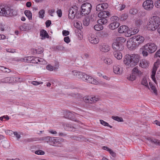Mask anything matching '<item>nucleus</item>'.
I'll list each match as a JSON object with an SVG mask.
<instances>
[{"label": "nucleus", "instance_id": "1", "mask_svg": "<svg viewBox=\"0 0 160 160\" xmlns=\"http://www.w3.org/2000/svg\"><path fill=\"white\" fill-rule=\"evenodd\" d=\"M139 61V57L137 54H127L125 56L124 63L129 67H133L136 65Z\"/></svg>", "mask_w": 160, "mask_h": 160}, {"label": "nucleus", "instance_id": "2", "mask_svg": "<svg viewBox=\"0 0 160 160\" xmlns=\"http://www.w3.org/2000/svg\"><path fill=\"white\" fill-rule=\"evenodd\" d=\"M144 38L140 36H134L132 37V40L127 42V47L130 49H134L136 47L142 43L144 41Z\"/></svg>", "mask_w": 160, "mask_h": 160}, {"label": "nucleus", "instance_id": "3", "mask_svg": "<svg viewBox=\"0 0 160 160\" xmlns=\"http://www.w3.org/2000/svg\"><path fill=\"white\" fill-rule=\"evenodd\" d=\"M160 24V18L157 16H153L149 20L147 24V28L148 30L154 31Z\"/></svg>", "mask_w": 160, "mask_h": 160}, {"label": "nucleus", "instance_id": "4", "mask_svg": "<svg viewBox=\"0 0 160 160\" xmlns=\"http://www.w3.org/2000/svg\"><path fill=\"white\" fill-rule=\"evenodd\" d=\"M17 14L16 12L11 9L7 6H0V15L9 17L15 16Z\"/></svg>", "mask_w": 160, "mask_h": 160}, {"label": "nucleus", "instance_id": "5", "mask_svg": "<svg viewBox=\"0 0 160 160\" xmlns=\"http://www.w3.org/2000/svg\"><path fill=\"white\" fill-rule=\"evenodd\" d=\"M125 39L122 37H118L112 44L113 51H122L124 49L122 43L125 41Z\"/></svg>", "mask_w": 160, "mask_h": 160}, {"label": "nucleus", "instance_id": "6", "mask_svg": "<svg viewBox=\"0 0 160 160\" xmlns=\"http://www.w3.org/2000/svg\"><path fill=\"white\" fill-rule=\"evenodd\" d=\"M82 9V13L84 15L88 14L91 12L92 9V5L89 3L83 4L81 7Z\"/></svg>", "mask_w": 160, "mask_h": 160}, {"label": "nucleus", "instance_id": "7", "mask_svg": "<svg viewBox=\"0 0 160 160\" xmlns=\"http://www.w3.org/2000/svg\"><path fill=\"white\" fill-rule=\"evenodd\" d=\"M143 48L147 50L149 53H152L156 50L157 47L154 43H149L143 46Z\"/></svg>", "mask_w": 160, "mask_h": 160}, {"label": "nucleus", "instance_id": "8", "mask_svg": "<svg viewBox=\"0 0 160 160\" xmlns=\"http://www.w3.org/2000/svg\"><path fill=\"white\" fill-rule=\"evenodd\" d=\"M59 139H60L55 138L53 137L47 136L42 138L40 140H44L48 143H49L50 145L54 146V145L57 144Z\"/></svg>", "mask_w": 160, "mask_h": 160}, {"label": "nucleus", "instance_id": "9", "mask_svg": "<svg viewBox=\"0 0 160 160\" xmlns=\"http://www.w3.org/2000/svg\"><path fill=\"white\" fill-rule=\"evenodd\" d=\"M78 9V7L76 6L70 8L68 11V18L71 19H74L76 14L77 13Z\"/></svg>", "mask_w": 160, "mask_h": 160}, {"label": "nucleus", "instance_id": "10", "mask_svg": "<svg viewBox=\"0 0 160 160\" xmlns=\"http://www.w3.org/2000/svg\"><path fill=\"white\" fill-rule=\"evenodd\" d=\"M144 8L150 10L153 7V2L151 0H147L144 2L142 5Z\"/></svg>", "mask_w": 160, "mask_h": 160}, {"label": "nucleus", "instance_id": "11", "mask_svg": "<svg viewBox=\"0 0 160 160\" xmlns=\"http://www.w3.org/2000/svg\"><path fill=\"white\" fill-rule=\"evenodd\" d=\"M99 50L102 52H108L110 49V47L106 44H102L100 45L99 47Z\"/></svg>", "mask_w": 160, "mask_h": 160}, {"label": "nucleus", "instance_id": "12", "mask_svg": "<svg viewBox=\"0 0 160 160\" xmlns=\"http://www.w3.org/2000/svg\"><path fill=\"white\" fill-rule=\"evenodd\" d=\"M108 5L107 3H102L97 5L96 7V10L98 12L101 11L104 9L107 8Z\"/></svg>", "mask_w": 160, "mask_h": 160}, {"label": "nucleus", "instance_id": "13", "mask_svg": "<svg viewBox=\"0 0 160 160\" xmlns=\"http://www.w3.org/2000/svg\"><path fill=\"white\" fill-rule=\"evenodd\" d=\"M149 62L146 59H143L140 61L139 66L142 68H147L149 67Z\"/></svg>", "mask_w": 160, "mask_h": 160}, {"label": "nucleus", "instance_id": "14", "mask_svg": "<svg viewBox=\"0 0 160 160\" xmlns=\"http://www.w3.org/2000/svg\"><path fill=\"white\" fill-rule=\"evenodd\" d=\"M83 99L86 103H92L97 101L98 99L96 98L95 97H92L84 98Z\"/></svg>", "mask_w": 160, "mask_h": 160}, {"label": "nucleus", "instance_id": "15", "mask_svg": "<svg viewBox=\"0 0 160 160\" xmlns=\"http://www.w3.org/2000/svg\"><path fill=\"white\" fill-rule=\"evenodd\" d=\"M111 16L110 12L108 11H103L100 12L98 14V16L100 18H106Z\"/></svg>", "mask_w": 160, "mask_h": 160}, {"label": "nucleus", "instance_id": "16", "mask_svg": "<svg viewBox=\"0 0 160 160\" xmlns=\"http://www.w3.org/2000/svg\"><path fill=\"white\" fill-rule=\"evenodd\" d=\"M89 40L90 42L93 44H97L99 42L98 37L94 35H91Z\"/></svg>", "mask_w": 160, "mask_h": 160}, {"label": "nucleus", "instance_id": "17", "mask_svg": "<svg viewBox=\"0 0 160 160\" xmlns=\"http://www.w3.org/2000/svg\"><path fill=\"white\" fill-rule=\"evenodd\" d=\"M122 69L119 65H115L113 66V72L116 74H121L122 73Z\"/></svg>", "mask_w": 160, "mask_h": 160}, {"label": "nucleus", "instance_id": "18", "mask_svg": "<svg viewBox=\"0 0 160 160\" xmlns=\"http://www.w3.org/2000/svg\"><path fill=\"white\" fill-rule=\"evenodd\" d=\"M40 36L42 39H44L46 38H48L49 35L47 31L44 29L41 30L40 32Z\"/></svg>", "mask_w": 160, "mask_h": 160}, {"label": "nucleus", "instance_id": "19", "mask_svg": "<svg viewBox=\"0 0 160 160\" xmlns=\"http://www.w3.org/2000/svg\"><path fill=\"white\" fill-rule=\"evenodd\" d=\"M119 25V23L117 21H113L109 24V27L111 29L113 30L118 28Z\"/></svg>", "mask_w": 160, "mask_h": 160}, {"label": "nucleus", "instance_id": "20", "mask_svg": "<svg viewBox=\"0 0 160 160\" xmlns=\"http://www.w3.org/2000/svg\"><path fill=\"white\" fill-rule=\"evenodd\" d=\"M120 51H113V55L115 58L118 60H120L122 58V54L120 52Z\"/></svg>", "mask_w": 160, "mask_h": 160}, {"label": "nucleus", "instance_id": "21", "mask_svg": "<svg viewBox=\"0 0 160 160\" xmlns=\"http://www.w3.org/2000/svg\"><path fill=\"white\" fill-rule=\"evenodd\" d=\"M128 27L125 25L120 26L118 29V31L120 33H123L126 32L128 30Z\"/></svg>", "mask_w": 160, "mask_h": 160}, {"label": "nucleus", "instance_id": "22", "mask_svg": "<svg viewBox=\"0 0 160 160\" xmlns=\"http://www.w3.org/2000/svg\"><path fill=\"white\" fill-rule=\"evenodd\" d=\"M74 114L73 113L70 112H66V115L65 116V117L66 118H68L69 119L72 120L73 121H76V120L73 118Z\"/></svg>", "mask_w": 160, "mask_h": 160}, {"label": "nucleus", "instance_id": "23", "mask_svg": "<svg viewBox=\"0 0 160 160\" xmlns=\"http://www.w3.org/2000/svg\"><path fill=\"white\" fill-rule=\"evenodd\" d=\"M157 70V67L154 65L152 69L151 78L155 83H156V80L155 78V75Z\"/></svg>", "mask_w": 160, "mask_h": 160}, {"label": "nucleus", "instance_id": "24", "mask_svg": "<svg viewBox=\"0 0 160 160\" xmlns=\"http://www.w3.org/2000/svg\"><path fill=\"white\" fill-rule=\"evenodd\" d=\"M132 72L134 74H137L138 76H141L142 74V72L140 71L138 67H135L132 70Z\"/></svg>", "mask_w": 160, "mask_h": 160}, {"label": "nucleus", "instance_id": "25", "mask_svg": "<svg viewBox=\"0 0 160 160\" xmlns=\"http://www.w3.org/2000/svg\"><path fill=\"white\" fill-rule=\"evenodd\" d=\"M98 23L101 25L105 24L108 22V20L106 18H101L98 19L97 21Z\"/></svg>", "mask_w": 160, "mask_h": 160}, {"label": "nucleus", "instance_id": "26", "mask_svg": "<svg viewBox=\"0 0 160 160\" xmlns=\"http://www.w3.org/2000/svg\"><path fill=\"white\" fill-rule=\"evenodd\" d=\"M72 74L76 76L77 78H81L82 76V72L78 71H73L72 72Z\"/></svg>", "mask_w": 160, "mask_h": 160}, {"label": "nucleus", "instance_id": "27", "mask_svg": "<svg viewBox=\"0 0 160 160\" xmlns=\"http://www.w3.org/2000/svg\"><path fill=\"white\" fill-rule=\"evenodd\" d=\"M149 84L150 86V88H149L150 89H151V90H152V92H153L155 94L157 95V90L155 86L152 83L150 82H149Z\"/></svg>", "mask_w": 160, "mask_h": 160}, {"label": "nucleus", "instance_id": "28", "mask_svg": "<svg viewBox=\"0 0 160 160\" xmlns=\"http://www.w3.org/2000/svg\"><path fill=\"white\" fill-rule=\"evenodd\" d=\"M88 79V82L94 84H96L98 83V81L95 79L92 78V77L90 76Z\"/></svg>", "mask_w": 160, "mask_h": 160}, {"label": "nucleus", "instance_id": "29", "mask_svg": "<svg viewBox=\"0 0 160 160\" xmlns=\"http://www.w3.org/2000/svg\"><path fill=\"white\" fill-rule=\"evenodd\" d=\"M24 14L28 18L29 20L32 19V13L29 10H26L24 12Z\"/></svg>", "mask_w": 160, "mask_h": 160}, {"label": "nucleus", "instance_id": "30", "mask_svg": "<svg viewBox=\"0 0 160 160\" xmlns=\"http://www.w3.org/2000/svg\"><path fill=\"white\" fill-rule=\"evenodd\" d=\"M103 27L102 25L100 24H96L94 27V28L96 30L99 31L103 29Z\"/></svg>", "mask_w": 160, "mask_h": 160}, {"label": "nucleus", "instance_id": "31", "mask_svg": "<svg viewBox=\"0 0 160 160\" xmlns=\"http://www.w3.org/2000/svg\"><path fill=\"white\" fill-rule=\"evenodd\" d=\"M82 75L81 78L83 80L86 81L88 82V78H89L90 76L83 73H82Z\"/></svg>", "mask_w": 160, "mask_h": 160}, {"label": "nucleus", "instance_id": "32", "mask_svg": "<svg viewBox=\"0 0 160 160\" xmlns=\"http://www.w3.org/2000/svg\"><path fill=\"white\" fill-rule=\"evenodd\" d=\"M127 79L129 81H132L136 79V77L134 74L132 73L129 76L127 77Z\"/></svg>", "mask_w": 160, "mask_h": 160}, {"label": "nucleus", "instance_id": "33", "mask_svg": "<svg viewBox=\"0 0 160 160\" xmlns=\"http://www.w3.org/2000/svg\"><path fill=\"white\" fill-rule=\"evenodd\" d=\"M71 95L74 97H77L79 96V94L78 92V91L77 89H72L71 91Z\"/></svg>", "mask_w": 160, "mask_h": 160}, {"label": "nucleus", "instance_id": "34", "mask_svg": "<svg viewBox=\"0 0 160 160\" xmlns=\"http://www.w3.org/2000/svg\"><path fill=\"white\" fill-rule=\"evenodd\" d=\"M104 63L107 64L109 65L112 63V61L110 58H106L104 59L103 60Z\"/></svg>", "mask_w": 160, "mask_h": 160}, {"label": "nucleus", "instance_id": "35", "mask_svg": "<svg viewBox=\"0 0 160 160\" xmlns=\"http://www.w3.org/2000/svg\"><path fill=\"white\" fill-rule=\"evenodd\" d=\"M74 26L75 28L78 29H81L82 28V23L80 22H76L74 23Z\"/></svg>", "mask_w": 160, "mask_h": 160}, {"label": "nucleus", "instance_id": "36", "mask_svg": "<svg viewBox=\"0 0 160 160\" xmlns=\"http://www.w3.org/2000/svg\"><path fill=\"white\" fill-rule=\"evenodd\" d=\"M112 118L113 119L118 122H122L123 121V119L122 118L118 116H112Z\"/></svg>", "mask_w": 160, "mask_h": 160}, {"label": "nucleus", "instance_id": "37", "mask_svg": "<svg viewBox=\"0 0 160 160\" xmlns=\"http://www.w3.org/2000/svg\"><path fill=\"white\" fill-rule=\"evenodd\" d=\"M141 83L142 85H144L146 87L148 88L149 89H150L149 88L147 81L146 78H143L142 81Z\"/></svg>", "mask_w": 160, "mask_h": 160}, {"label": "nucleus", "instance_id": "38", "mask_svg": "<svg viewBox=\"0 0 160 160\" xmlns=\"http://www.w3.org/2000/svg\"><path fill=\"white\" fill-rule=\"evenodd\" d=\"M90 19L86 18L83 20V24L85 26H88L89 23Z\"/></svg>", "mask_w": 160, "mask_h": 160}, {"label": "nucleus", "instance_id": "39", "mask_svg": "<svg viewBox=\"0 0 160 160\" xmlns=\"http://www.w3.org/2000/svg\"><path fill=\"white\" fill-rule=\"evenodd\" d=\"M45 11L43 9H42L40 10L38 13L39 14V17L40 18H43L44 16Z\"/></svg>", "mask_w": 160, "mask_h": 160}, {"label": "nucleus", "instance_id": "40", "mask_svg": "<svg viewBox=\"0 0 160 160\" xmlns=\"http://www.w3.org/2000/svg\"><path fill=\"white\" fill-rule=\"evenodd\" d=\"M33 57L28 56L25 57L23 59L24 61L27 62H30L32 63V61L33 59Z\"/></svg>", "mask_w": 160, "mask_h": 160}, {"label": "nucleus", "instance_id": "41", "mask_svg": "<svg viewBox=\"0 0 160 160\" xmlns=\"http://www.w3.org/2000/svg\"><path fill=\"white\" fill-rule=\"evenodd\" d=\"M100 122L101 124L102 125L106 126H108L109 127H110V128H112V126L109 125V124L107 123V122L104 121L103 120H100Z\"/></svg>", "mask_w": 160, "mask_h": 160}, {"label": "nucleus", "instance_id": "42", "mask_svg": "<svg viewBox=\"0 0 160 160\" xmlns=\"http://www.w3.org/2000/svg\"><path fill=\"white\" fill-rule=\"evenodd\" d=\"M138 12V10L135 8H132L129 10V13L132 15H135Z\"/></svg>", "mask_w": 160, "mask_h": 160}, {"label": "nucleus", "instance_id": "43", "mask_svg": "<svg viewBox=\"0 0 160 160\" xmlns=\"http://www.w3.org/2000/svg\"><path fill=\"white\" fill-rule=\"evenodd\" d=\"M38 63L40 64H45L46 63V61L42 58L38 57Z\"/></svg>", "mask_w": 160, "mask_h": 160}, {"label": "nucleus", "instance_id": "44", "mask_svg": "<svg viewBox=\"0 0 160 160\" xmlns=\"http://www.w3.org/2000/svg\"><path fill=\"white\" fill-rule=\"evenodd\" d=\"M128 17V15L126 14H122L120 17V19L122 21L126 20Z\"/></svg>", "mask_w": 160, "mask_h": 160}, {"label": "nucleus", "instance_id": "45", "mask_svg": "<svg viewBox=\"0 0 160 160\" xmlns=\"http://www.w3.org/2000/svg\"><path fill=\"white\" fill-rule=\"evenodd\" d=\"M83 14H82V12L78 11L77 10V13L76 14L75 16L77 18H81Z\"/></svg>", "mask_w": 160, "mask_h": 160}, {"label": "nucleus", "instance_id": "46", "mask_svg": "<svg viewBox=\"0 0 160 160\" xmlns=\"http://www.w3.org/2000/svg\"><path fill=\"white\" fill-rule=\"evenodd\" d=\"M148 52L147 50H145L143 48L142 54L144 57H146L148 56Z\"/></svg>", "mask_w": 160, "mask_h": 160}, {"label": "nucleus", "instance_id": "47", "mask_svg": "<svg viewBox=\"0 0 160 160\" xmlns=\"http://www.w3.org/2000/svg\"><path fill=\"white\" fill-rule=\"evenodd\" d=\"M35 153L38 155H43L45 153L44 152L41 150H38L36 151L35 152Z\"/></svg>", "mask_w": 160, "mask_h": 160}, {"label": "nucleus", "instance_id": "48", "mask_svg": "<svg viewBox=\"0 0 160 160\" xmlns=\"http://www.w3.org/2000/svg\"><path fill=\"white\" fill-rule=\"evenodd\" d=\"M154 5L156 7L160 8V0L156 1L154 3Z\"/></svg>", "mask_w": 160, "mask_h": 160}, {"label": "nucleus", "instance_id": "49", "mask_svg": "<svg viewBox=\"0 0 160 160\" xmlns=\"http://www.w3.org/2000/svg\"><path fill=\"white\" fill-rule=\"evenodd\" d=\"M32 59H33L32 61V63H38V57H33Z\"/></svg>", "mask_w": 160, "mask_h": 160}, {"label": "nucleus", "instance_id": "50", "mask_svg": "<svg viewBox=\"0 0 160 160\" xmlns=\"http://www.w3.org/2000/svg\"><path fill=\"white\" fill-rule=\"evenodd\" d=\"M96 14H92L90 16L91 20L93 21L96 20Z\"/></svg>", "mask_w": 160, "mask_h": 160}, {"label": "nucleus", "instance_id": "51", "mask_svg": "<svg viewBox=\"0 0 160 160\" xmlns=\"http://www.w3.org/2000/svg\"><path fill=\"white\" fill-rule=\"evenodd\" d=\"M36 53L39 54L43 52L44 50L43 48H38V49L36 50Z\"/></svg>", "mask_w": 160, "mask_h": 160}, {"label": "nucleus", "instance_id": "52", "mask_svg": "<svg viewBox=\"0 0 160 160\" xmlns=\"http://www.w3.org/2000/svg\"><path fill=\"white\" fill-rule=\"evenodd\" d=\"M13 133L16 136L18 139H19L21 137L20 135L17 132H13Z\"/></svg>", "mask_w": 160, "mask_h": 160}, {"label": "nucleus", "instance_id": "53", "mask_svg": "<svg viewBox=\"0 0 160 160\" xmlns=\"http://www.w3.org/2000/svg\"><path fill=\"white\" fill-rule=\"evenodd\" d=\"M57 14L58 16L59 17H61L62 16V11L61 9H58L57 12Z\"/></svg>", "mask_w": 160, "mask_h": 160}, {"label": "nucleus", "instance_id": "54", "mask_svg": "<svg viewBox=\"0 0 160 160\" xmlns=\"http://www.w3.org/2000/svg\"><path fill=\"white\" fill-rule=\"evenodd\" d=\"M142 23V21L140 19H138L136 21V24L137 26H138Z\"/></svg>", "mask_w": 160, "mask_h": 160}, {"label": "nucleus", "instance_id": "55", "mask_svg": "<svg viewBox=\"0 0 160 160\" xmlns=\"http://www.w3.org/2000/svg\"><path fill=\"white\" fill-rule=\"evenodd\" d=\"M42 83L43 82H38L37 81H33L32 82V84L34 85H37Z\"/></svg>", "mask_w": 160, "mask_h": 160}, {"label": "nucleus", "instance_id": "56", "mask_svg": "<svg viewBox=\"0 0 160 160\" xmlns=\"http://www.w3.org/2000/svg\"><path fill=\"white\" fill-rule=\"evenodd\" d=\"M51 24V22L50 20H47L45 24L47 28H48L50 26Z\"/></svg>", "mask_w": 160, "mask_h": 160}, {"label": "nucleus", "instance_id": "57", "mask_svg": "<svg viewBox=\"0 0 160 160\" xmlns=\"http://www.w3.org/2000/svg\"><path fill=\"white\" fill-rule=\"evenodd\" d=\"M64 41L67 43H69L70 42V40L69 37H66L64 38Z\"/></svg>", "mask_w": 160, "mask_h": 160}, {"label": "nucleus", "instance_id": "58", "mask_svg": "<svg viewBox=\"0 0 160 160\" xmlns=\"http://www.w3.org/2000/svg\"><path fill=\"white\" fill-rule=\"evenodd\" d=\"M147 139L152 143L154 144L156 138H147Z\"/></svg>", "mask_w": 160, "mask_h": 160}, {"label": "nucleus", "instance_id": "59", "mask_svg": "<svg viewBox=\"0 0 160 160\" xmlns=\"http://www.w3.org/2000/svg\"><path fill=\"white\" fill-rule=\"evenodd\" d=\"M69 32L68 31L63 30L62 31V34L64 36H67L69 35Z\"/></svg>", "mask_w": 160, "mask_h": 160}, {"label": "nucleus", "instance_id": "60", "mask_svg": "<svg viewBox=\"0 0 160 160\" xmlns=\"http://www.w3.org/2000/svg\"><path fill=\"white\" fill-rule=\"evenodd\" d=\"M46 68L50 71H52L53 70V67L50 65H48L47 66Z\"/></svg>", "mask_w": 160, "mask_h": 160}, {"label": "nucleus", "instance_id": "61", "mask_svg": "<svg viewBox=\"0 0 160 160\" xmlns=\"http://www.w3.org/2000/svg\"><path fill=\"white\" fill-rule=\"evenodd\" d=\"M111 20L113 21H117V20H118V18L116 16H113L111 17Z\"/></svg>", "mask_w": 160, "mask_h": 160}, {"label": "nucleus", "instance_id": "62", "mask_svg": "<svg viewBox=\"0 0 160 160\" xmlns=\"http://www.w3.org/2000/svg\"><path fill=\"white\" fill-rule=\"evenodd\" d=\"M108 152L113 157H114L116 156V153L114 152L111 149L109 150Z\"/></svg>", "mask_w": 160, "mask_h": 160}, {"label": "nucleus", "instance_id": "63", "mask_svg": "<svg viewBox=\"0 0 160 160\" xmlns=\"http://www.w3.org/2000/svg\"><path fill=\"white\" fill-rule=\"evenodd\" d=\"M154 144L160 146V140L156 139Z\"/></svg>", "mask_w": 160, "mask_h": 160}, {"label": "nucleus", "instance_id": "64", "mask_svg": "<svg viewBox=\"0 0 160 160\" xmlns=\"http://www.w3.org/2000/svg\"><path fill=\"white\" fill-rule=\"evenodd\" d=\"M155 55L156 57H159L160 58V49L159 50L156 52Z\"/></svg>", "mask_w": 160, "mask_h": 160}]
</instances>
